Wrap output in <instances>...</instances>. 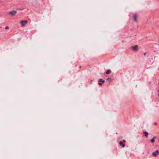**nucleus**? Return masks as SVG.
<instances>
[{
  "instance_id": "9b49d317",
  "label": "nucleus",
  "mask_w": 159,
  "mask_h": 159,
  "mask_svg": "<svg viewBox=\"0 0 159 159\" xmlns=\"http://www.w3.org/2000/svg\"><path fill=\"white\" fill-rule=\"evenodd\" d=\"M106 80H107V81H111V78H108Z\"/></svg>"
},
{
  "instance_id": "0eeeda50",
  "label": "nucleus",
  "mask_w": 159,
  "mask_h": 159,
  "mask_svg": "<svg viewBox=\"0 0 159 159\" xmlns=\"http://www.w3.org/2000/svg\"><path fill=\"white\" fill-rule=\"evenodd\" d=\"M119 143L120 145L121 146L123 147H124L125 146V144L123 143L122 142H120Z\"/></svg>"
},
{
  "instance_id": "423d86ee",
  "label": "nucleus",
  "mask_w": 159,
  "mask_h": 159,
  "mask_svg": "<svg viewBox=\"0 0 159 159\" xmlns=\"http://www.w3.org/2000/svg\"><path fill=\"white\" fill-rule=\"evenodd\" d=\"M138 16L136 14H134L133 15V20L135 21H137Z\"/></svg>"
},
{
  "instance_id": "1a4fd4ad",
  "label": "nucleus",
  "mask_w": 159,
  "mask_h": 159,
  "mask_svg": "<svg viewBox=\"0 0 159 159\" xmlns=\"http://www.w3.org/2000/svg\"><path fill=\"white\" fill-rule=\"evenodd\" d=\"M155 138V137H154L150 141H151V142L153 143L154 142L155 139H154V138Z\"/></svg>"
},
{
  "instance_id": "20e7f679",
  "label": "nucleus",
  "mask_w": 159,
  "mask_h": 159,
  "mask_svg": "<svg viewBox=\"0 0 159 159\" xmlns=\"http://www.w3.org/2000/svg\"><path fill=\"white\" fill-rule=\"evenodd\" d=\"M16 13L17 11H16L14 10L10 11L9 14L12 16H14Z\"/></svg>"
},
{
  "instance_id": "6e6552de",
  "label": "nucleus",
  "mask_w": 159,
  "mask_h": 159,
  "mask_svg": "<svg viewBox=\"0 0 159 159\" xmlns=\"http://www.w3.org/2000/svg\"><path fill=\"white\" fill-rule=\"evenodd\" d=\"M144 134H145V136L146 137H147L148 134V132H144Z\"/></svg>"
},
{
  "instance_id": "f03ea898",
  "label": "nucleus",
  "mask_w": 159,
  "mask_h": 159,
  "mask_svg": "<svg viewBox=\"0 0 159 159\" xmlns=\"http://www.w3.org/2000/svg\"><path fill=\"white\" fill-rule=\"evenodd\" d=\"M20 23L21 25V26L22 27H24L25 24L27 23L28 21L27 20H22Z\"/></svg>"
},
{
  "instance_id": "4468645a",
  "label": "nucleus",
  "mask_w": 159,
  "mask_h": 159,
  "mask_svg": "<svg viewBox=\"0 0 159 159\" xmlns=\"http://www.w3.org/2000/svg\"><path fill=\"white\" fill-rule=\"evenodd\" d=\"M154 124L155 125H156L157 124V123L156 122H155V123H154Z\"/></svg>"
},
{
  "instance_id": "7ed1b4c3",
  "label": "nucleus",
  "mask_w": 159,
  "mask_h": 159,
  "mask_svg": "<svg viewBox=\"0 0 159 159\" xmlns=\"http://www.w3.org/2000/svg\"><path fill=\"white\" fill-rule=\"evenodd\" d=\"M138 46L137 45H135L132 46L131 48L134 51H137L138 50Z\"/></svg>"
},
{
  "instance_id": "f8f14e48",
  "label": "nucleus",
  "mask_w": 159,
  "mask_h": 159,
  "mask_svg": "<svg viewBox=\"0 0 159 159\" xmlns=\"http://www.w3.org/2000/svg\"><path fill=\"white\" fill-rule=\"evenodd\" d=\"M8 28H9V27H8V26H6V27H5V29H8Z\"/></svg>"
},
{
  "instance_id": "ddd939ff",
  "label": "nucleus",
  "mask_w": 159,
  "mask_h": 159,
  "mask_svg": "<svg viewBox=\"0 0 159 159\" xmlns=\"http://www.w3.org/2000/svg\"><path fill=\"white\" fill-rule=\"evenodd\" d=\"M147 54V53L146 52H144V55L145 56H146V54Z\"/></svg>"
},
{
  "instance_id": "dca6fc26",
  "label": "nucleus",
  "mask_w": 159,
  "mask_h": 159,
  "mask_svg": "<svg viewBox=\"0 0 159 159\" xmlns=\"http://www.w3.org/2000/svg\"><path fill=\"white\" fill-rule=\"evenodd\" d=\"M123 141H124V142H125V140H124Z\"/></svg>"
},
{
  "instance_id": "9d476101",
  "label": "nucleus",
  "mask_w": 159,
  "mask_h": 159,
  "mask_svg": "<svg viewBox=\"0 0 159 159\" xmlns=\"http://www.w3.org/2000/svg\"><path fill=\"white\" fill-rule=\"evenodd\" d=\"M111 72V71L110 70H108L106 72V74H109Z\"/></svg>"
},
{
  "instance_id": "f3484780",
  "label": "nucleus",
  "mask_w": 159,
  "mask_h": 159,
  "mask_svg": "<svg viewBox=\"0 0 159 159\" xmlns=\"http://www.w3.org/2000/svg\"><path fill=\"white\" fill-rule=\"evenodd\" d=\"M23 9H20V10H23Z\"/></svg>"
},
{
  "instance_id": "39448f33",
  "label": "nucleus",
  "mask_w": 159,
  "mask_h": 159,
  "mask_svg": "<svg viewBox=\"0 0 159 159\" xmlns=\"http://www.w3.org/2000/svg\"><path fill=\"white\" fill-rule=\"evenodd\" d=\"M105 82V80L102 79H100L98 81V84L100 85H102Z\"/></svg>"
},
{
  "instance_id": "2eb2a0df",
  "label": "nucleus",
  "mask_w": 159,
  "mask_h": 159,
  "mask_svg": "<svg viewBox=\"0 0 159 159\" xmlns=\"http://www.w3.org/2000/svg\"><path fill=\"white\" fill-rule=\"evenodd\" d=\"M79 68H81V66H80Z\"/></svg>"
},
{
  "instance_id": "f257e3e1",
  "label": "nucleus",
  "mask_w": 159,
  "mask_h": 159,
  "mask_svg": "<svg viewBox=\"0 0 159 159\" xmlns=\"http://www.w3.org/2000/svg\"><path fill=\"white\" fill-rule=\"evenodd\" d=\"M159 155V151L157 150L155 152H153L152 153V155L154 157H156L157 155Z\"/></svg>"
}]
</instances>
